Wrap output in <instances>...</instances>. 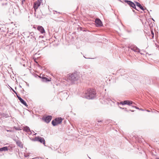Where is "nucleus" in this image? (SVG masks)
Returning <instances> with one entry per match:
<instances>
[{
  "label": "nucleus",
  "instance_id": "1",
  "mask_svg": "<svg viewBox=\"0 0 159 159\" xmlns=\"http://www.w3.org/2000/svg\"><path fill=\"white\" fill-rule=\"evenodd\" d=\"M96 93L94 89H89L85 92L84 97L87 99H93L96 96Z\"/></svg>",
  "mask_w": 159,
  "mask_h": 159
},
{
  "label": "nucleus",
  "instance_id": "2",
  "mask_svg": "<svg viewBox=\"0 0 159 159\" xmlns=\"http://www.w3.org/2000/svg\"><path fill=\"white\" fill-rule=\"evenodd\" d=\"M79 79V76L76 73H73L68 75V80L72 83H74Z\"/></svg>",
  "mask_w": 159,
  "mask_h": 159
},
{
  "label": "nucleus",
  "instance_id": "3",
  "mask_svg": "<svg viewBox=\"0 0 159 159\" xmlns=\"http://www.w3.org/2000/svg\"><path fill=\"white\" fill-rule=\"evenodd\" d=\"M62 120V119L61 117L56 118L55 119L53 120L52 121V124L53 126H55L61 123Z\"/></svg>",
  "mask_w": 159,
  "mask_h": 159
},
{
  "label": "nucleus",
  "instance_id": "4",
  "mask_svg": "<svg viewBox=\"0 0 159 159\" xmlns=\"http://www.w3.org/2000/svg\"><path fill=\"white\" fill-rule=\"evenodd\" d=\"M124 2L125 3H127L130 6V7H132V8L135 9L138 11H139L136 8L135 4L133 2L128 0H124Z\"/></svg>",
  "mask_w": 159,
  "mask_h": 159
},
{
  "label": "nucleus",
  "instance_id": "5",
  "mask_svg": "<svg viewBox=\"0 0 159 159\" xmlns=\"http://www.w3.org/2000/svg\"><path fill=\"white\" fill-rule=\"evenodd\" d=\"M34 140V141H37L40 143H43L44 146L45 145V140L44 138L40 136H37L35 137Z\"/></svg>",
  "mask_w": 159,
  "mask_h": 159
},
{
  "label": "nucleus",
  "instance_id": "6",
  "mask_svg": "<svg viewBox=\"0 0 159 159\" xmlns=\"http://www.w3.org/2000/svg\"><path fill=\"white\" fill-rule=\"evenodd\" d=\"M95 22L97 27H101L103 25L102 21L99 18H96L95 20Z\"/></svg>",
  "mask_w": 159,
  "mask_h": 159
},
{
  "label": "nucleus",
  "instance_id": "7",
  "mask_svg": "<svg viewBox=\"0 0 159 159\" xmlns=\"http://www.w3.org/2000/svg\"><path fill=\"white\" fill-rule=\"evenodd\" d=\"M52 119V116L48 115L47 116L43 117L42 118V120L47 123H49Z\"/></svg>",
  "mask_w": 159,
  "mask_h": 159
},
{
  "label": "nucleus",
  "instance_id": "8",
  "mask_svg": "<svg viewBox=\"0 0 159 159\" xmlns=\"http://www.w3.org/2000/svg\"><path fill=\"white\" fill-rule=\"evenodd\" d=\"M23 130L27 132L29 135H30L32 134L31 131L30 130V128L27 126L24 127Z\"/></svg>",
  "mask_w": 159,
  "mask_h": 159
},
{
  "label": "nucleus",
  "instance_id": "9",
  "mask_svg": "<svg viewBox=\"0 0 159 159\" xmlns=\"http://www.w3.org/2000/svg\"><path fill=\"white\" fill-rule=\"evenodd\" d=\"M41 2H35L33 5V8L35 11H36V10L38 8V7L40 5Z\"/></svg>",
  "mask_w": 159,
  "mask_h": 159
},
{
  "label": "nucleus",
  "instance_id": "10",
  "mask_svg": "<svg viewBox=\"0 0 159 159\" xmlns=\"http://www.w3.org/2000/svg\"><path fill=\"white\" fill-rule=\"evenodd\" d=\"M136 3V5L137 7H139L140 9L142 10L143 11H144L145 10H146L147 11L148 10L146 9V8L144 9L143 7L141 5V4L139 2H137L135 1V2Z\"/></svg>",
  "mask_w": 159,
  "mask_h": 159
},
{
  "label": "nucleus",
  "instance_id": "11",
  "mask_svg": "<svg viewBox=\"0 0 159 159\" xmlns=\"http://www.w3.org/2000/svg\"><path fill=\"white\" fill-rule=\"evenodd\" d=\"M37 29L42 34H43L45 32L44 28L41 26H38Z\"/></svg>",
  "mask_w": 159,
  "mask_h": 159
},
{
  "label": "nucleus",
  "instance_id": "12",
  "mask_svg": "<svg viewBox=\"0 0 159 159\" xmlns=\"http://www.w3.org/2000/svg\"><path fill=\"white\" fill-rule=\"evenodd\" d=\"M131 49L135 52H139L140 49L135 46H133L131 47Z\"/></svg>",
  "mask_w": 159,
  "mask_h": 159
},
{
  "label": "nucleus",
  "instance_id": "13",
  "mask_svg": "<svg viewBox=\"0 0 159 159\" xmlns=\"http://www.w3.org/2000/svg\"><path fill=\"white\" fill-rule=\"evenodd\" d=\"M34 33L33 32H31L29 33V35L27 36L28 38L30 37L31 39H32L33 40H35V38L34 36Z\"/></svg>",
  "mask_w": 159,
  "mask_h": 159
},
{
  "label": "nucleus",
  "instance_id": "14",
  "mask_svg": "<svg viewBox=\"0 0 159 159\" xmlns=\"http://www.w3.org/2000/svg\"><path fill=\"white\" fill-rule=\"evenodd\" d=\"M125 105H127L129 106H131L132 105L135 104L134 103L131 101L126 100Z\"/></svg>",
  "mask_w": 159,
  "mask_h": 159
},
{
  "label": "nucleus",
  "instance_id": "15",
  "mask_svg": "<svg viewBox=\"0 0 159 159\" xmlns=\"http://www.w3.org/2000/svg\"><path fill=\"white\" fill-rule=\"evenodd\" d=\"M8 148L7 146L3 147L2 148H0V151L2 152V151H5L8 150Z\"/></svg>",
  "mask_w": 159,
  "mask_h": 159
},
{
  "label": "nucleus",
  "instance_id": "16",
  "mask_svg": "<svg viewBox=\"0 0 159 159\" xmlns=\"http://www.w3.org/2000/svg\"><path fill=\"white\" fill-rule=\"evenodd\" d=\"M42 80L43 82H49L50 81L48 78L45 77H43Z\"/></svg>",
  "mask_w": 159,
  "mask_h": 159
},
{
  "label": "nucleus",
  "instance_id": "17",
  "mask_svg": "<svg viewBox=\"0 0 159 159\" xmlns=\"http://www.w3.org/2000/svg\"><path fill=\"white\" fill-rule=\"evenodd\" d=\"M126 100H125L124 101H121V102H120L119 103L118 102H116V104L118 105H119V104H121V105H125L126 103Z\"/></svg>",
  "mask_w": 159,
  "mask_h": 159
},
{
  "label": "nucleus",
  "instance_id": "18",
  "mask_svg": "<svg viewBox=\"0 0 159 159\" xmlns=\"http://www.w3.org/2000/svg\"><path fill=\"white\" fill-rule=\"evenodd\" d=\"M16 144L18 146L21 147L22 145L21 142L19 140H17L16 141Z\"/></svg>",
  "mask_w": 159,
  "mask_h": 159
},
{
  "label": "nucleus",
  "instance_id": "19",
  "mask_svg": "<svg viewBox=\"0 0 159 159\" xmlns=\"http://www.w3.org/2000/svg\"><path fill=\"white\" fill-rule=\"evenodd\" d=\"M23 104L25 105V107H28V105L27 104V103L25 102V101L23 99L20 102Z\"/></svg>",
  "mask_w": 159,
  "mask_h": 159
},
{
  "label": "nucleus",
  "instance_id": "20",
  "mask_svg": "<svg viewBox=\"0 0 159 159\" xmlns=\"http://www.w3.org/2000/svg\"><path fill=\"white\" fill-rule=\"evenodd\" d=\"M16 96L19 100L20 101V102H21L23 100V99L20 96H19L18 94H17Z\"/></svg>",
  "mask_w": 159,
  "mask_h": 159
},
{
  "label": "nucleus",
  "instance_id": "21",
  "mask_svg": "<svg viewBox=\"0 0 159 159\" xmlns=\"http://www.w3.org/2000/svg\"><path fill=\"white\" fill-rule=\"evenodd\" d=\"M10 88L12 90V91L14 93L16 94V95H17V94H18L12 88H11V87Z\"/></svg>",
  "mask_w": 159,
  "mask_h": 159
},
{
  "label": "nucleus",
  "instance_id": "22",
  "mask_svg": "<svg viewBox=\"0 0 159 159\" xmlns=\"http://www.w3.org/2000/svg\"><path fill=\"white\" fill-rule=\"evenodd\" d=\"M6 131L7 132H12L13 131V130H7V129H6Z\"/></svg>",
  "mask_w": 159,
  "mask_h": 159
},
{
  "label": "nucleus",
  "instance_id": "23",
  "mask_svg": "<svg viewBox=\"0 0 159 159\" xmlns=\"http://www.w3.org/2000/svg\"><path fill=\"white\" fill-rule=\"evenodd\" d=\"M132 107H135V108H136V109H139V107H134V106H133V105H132Z\"/></svg>",
  "mask_w": 159,
  "mask_h": 159
},
{
  "label": "nucleus",
  "instance_id": "24",
  "mask_svg": "<svg viewBox=\"0 0 159 159\" xmlns=\"http://www.w3.org/2000/svg\"><path fill=\"white\" fill-rule=\"evenodd\" d=\"M14 128L16 130H19V129L17 127H16V126L14 127Z\"/></svg>",
  "mask_w": 159,
  "mask_h": 159
},
{
  "label": "nucleus",
  "instance_id": "25",
  "mask_svg": "<svg viewBox=\"0 0 159 159\" xmlns=\"http://www.w3.org/2000/svg\"><path fill=\"white\" fill-rule=\"evenodd\" d=\"M118 71H119V72H121L122 71H124V70L123 69H120L119 70H118Z\"/></svg>",
  "mask_w": 159,
  "mask_h": 159
},
{
  "label": "nucleus",
  "instance_id": "26",
  "mask_svg": "<svg viewBox=\"0 0 159 159\" xmlns=\"http://www.w3.org/2000/svg\"><path fill=\"white\" fill-rule=\"evenodd\" d=\"M124 110L125 111H127V112L128 111V110H127V108H124Z\"/></svg>",
  "mask_w": 159,
  "mask_h": 159
},
{
  "label": "nucleus",
  "instance_id": "27",
  "mask_svg": "<svg viewBox=\"0 0 159 159\" xmlns=\"http://www.w3.org/2000/svg\"><path fill=\"white\" fill-rule=\"evenodd\" d=\"M103 121L102 120H98V122H101Z\"/></svg>",
  "mask_w": 159,
  "mask_h": 159
},
{
  "label": "nucleus",
  "instance_id": "28",
  "mask_svg": "<svg viewBox=\"0 0 159 159\" xmlns=\"http://www.w3.org/2000/svg\"><path fill=\"white\" fill-rule=\"evenodd\" d=\"M127 31L128 33H131V30H127Z\"/></svg>",
  "mask_w": 159,
  "mask_h": 159
},
{
  "label": "nucleus",
  "instance_id": "29",
  "mask_svg": "<svg viewBox=\"0 0 159 159\" xmlns=\"http://www.w3.org/2000/svg\"><path fill=\"white\" fill-rule=\"evenodd\" d=\"M119 107L121 109H124V108H122V107Z\"/></svg>",
  "mask_w": 159,
  "mask_h": 159
},
{
  "label": "nucleus",
  "instance_id": "30",
  "mask_svg": "<svg viewBox=\"0 0 159 159\" xmlns=\"http://www.w3.org/2000/svg\"><path fill=\"white\" fill-rule=\"evenodd\" d=\"M42 0H38V1L39 2H41Z\"/></svg>",
  "mask_w": 159,
  "mask_h": 159
},
{
  "label": "nucleus",
  "instance_id": "31",
  "mask_svg": "<svg viewBox=\"0 0 159 159\" xmlns=\"http://www.w3.org/2000/svg\"><path fill=\"white\" fill-rule=\"evenodd\" d=\"M129 111H131L132 112H134V110H129Z\"/></svg>",
  "mask_w": 159,
  "mask_h": 159
},
{
  "label": "nucleus",
  "instance_id": "32",
  "mask_svg": "<svg viewBox=\"0 0 159 159\" xmlns=\"http://www.w3.org/2000/svg\"><path fill=\"white\" fill-rule=\"evenodd\" d=\"M152 35H153V36H154V34L153 31H152Z\"/></svg>",
  "mask_w": 159,
  "mask_h": 159
},
{
  "label": "nucleus",
  "instance_id": "33",
  "mask_svg": "<svg viewBox=\"0 0 159 159\" xmlns=\"http://www.w3.org/2000/svg\"><path fill=\"white\" fill-rule=\"evenodd\" d=\"M25 1V0H23L22 1V3H23V2Z\"/></svg>",
  "mask_w": 159,
  "mask_h": 159
},
{
  "label": "nucleus",
  "instance_id": "34",
  "mask_svg": "<svg viewBox=\"0 0 159 159\" xmlns=\"http://www.w3.org/2000/svg\"><path fill=\"white\" fill-rule=\"evenodd\" d=\"M139 110H142V111H143V109H141V108L139 109Z\"/></svg>",
  "mask_w": 159,
  "mask_h": 159
},
{
  "label": "nucleus",
  "instance_id": "35",
  "mask_svg": "<svg viewBox=\"0 0 159 159\" xmlns=\"http://www.w3.org/2000/svg\"><path fill=\"white\" fill-rule=\"evenodd\" d=\"M55 11L56 12H57V13H59V14H60V12H57V11Z\"/></svg>",
  "mask_w": 159,
  "mask_h": 159
},
{
  "label": "nucleus",
  "instance_id": "36",
  "mask_svg": "<svg viewBox=\"0 0 159 159\" xmlns=\"http://www.w3.org/2000/svg\"><path fill=\"white\" fill-rule=\"evenodd\" d=\"M19 87L20 88H21L22 87L21 86V85H19Z\"/></svg>",
  "mask_w": 159,
  "mask_h": 159
},
{
  "label": "nucleus",
  "instance_id": "37",
  "mask_svg": "<svg viewBox=\"0 0 159 159\" xmlns=\"http://www.w3.org/2000/svg\"><path fill=\"white\" fill-rule=\"evenodd\" d=\"M84 57L85 58H86L84 56ZM88 58V59H91V58Z\"/></svg>",
  "mask_w": 159,
  "mask_h": 159
},
{
  "label": "nucleus",
  "instance_id": "38",
  "mask_svg": "<svg viewBox=\"0 0 159 159\" xmlns=\"http://www.w3.org/2000/svg\"><path fill=\"white\" fill-rule=\"evenodd\" d=\"M133 11L134 12H135V11L133 10Z\"/></svg>",
  "mask_w": 159,
  "mask_h": 159
},
{
  "label": "nucleus",
  "instance_id": "39",
  "mask_svg": "<svg viewBox=\"0 0 159 159\" xmlns=\"http://www.w3.org/2000/svg\"><path fill=\"white\" fill-rule=\"evenodd\" d=\"M147 111H148V112H150V111H149V110H147Z\"/></svg>",
  "mask_w": 159,
  "mask_h": 159
},
{
  "label": "nucleus",
  "instance_id": "40",
  "mask_svg": "<svg viewBox=\"0 0 159 159\" xmlns=\"http://www.w3.org/2000/svg\"><path fill=\"white\" fill-rule=\"evenodd\" d=\"M25 157H27V156H25Z\"/></svg>",
  "mask_w": 159,
  "mask_h": 159
},
{
  "label": "nucleus",
  "instance_id": "41",
  "mask_svg": "<svg viewBox=\"0 0 159 159\" xmlns=\"http://www.w3.org/2000/svg\"><path fill=\"white\" fill-rule=\"evenodd\" d=\"M155 159H159V158H157Z\"/></svg>",
  "mask_w": 159,
  "mask_h": 159
},
{
  "label": "nucleus",
  "instance_id": "42",
  "mask_svg": "<svg viewBox=\"0 0 159 159\" xmlns=\"http://www.w3.org/2000/svg\"><path fill=\"white\" fill-rule=\"evenodd\" d=\"M152 20H153V21H154V20L153 18H152Z\"/></svg>",
  "mask_w": 159,
  "mask_h": 159
},
{
  "label": "nucleus",
  "instance_id": "43",
  "mask_svg": "<svg viewBox=\"0 0 159 159\" xmlns=\"http://www.w3.org/2000/svg\"><path fill=\"white\" fill-rule=\"evenodd\" d=\"M51 148V149L52 150H53V148Z\"/></svg>",
  "mask_w": 159,
  "mask_h": 159
},
{
  "label": "nucleus",
  "instance_id": "44",
  "mask_svg": "<svg viewBox=\"0 0 159 159\" xmlns=\"http://www.w3.org/2000/svg\"><path fill=\"white\" fill-rule=\"evenodd\" d=\"M51 148V149L52 150H53V148Z\"/></svg>",
  "mask_w": 159,
  "mask_h": 159
},
{
  "label": "nucleus",
  "instance_id": "45",
  "mask_svg": "<svg viewBox=\"0 0 159 159\" xmlns=\"http://www.w3.org/2000/svg\"><path fill=\"white\" fill-rule=\"evenodd\" d=\"M108 101L109 100V99H110L108 98Z\"/></svg>",
  "mask_w": 159,
  "mask_h": 159
},
{
  "label": "nucleus",
  "instance_id": "46",
  "mask_svg": "<svg viewBox=\"0 0 159 159\" xmlns=\"http://www.w3.org/2000/svg\"><path fill=\"white\" fill-rule=\"evenodd\" d=\"M36 134H36V133H35V134H34V135H36Z\"/></svg>",
  "mask_w": 159,
  "mask_h": 159
}]
</instances>
